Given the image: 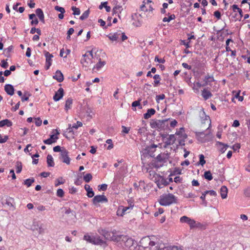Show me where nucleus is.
<instances>
[{
	"label": "nucleus",
	"mask_w": 250,
	"mask_h": 250,
	"mask_svg": "<svg viewBox=\"0 0 250 250\" xmlns=\"http://www.w3.org/2000/svg\"><path fill=\"white\" fill-rule=\"evenodd\" d=\"M155 237L150 238L147 236L142 238L138 245V247H142L144 249L149 248L150 250H159L161 249L158 242L154 241Z\"/></svg>",
	"instance_id": "nucleus-1"
},
{
	"label": "nucleus",
	"mask_w": 250,
	"mask_h": 250,
	"mask_svg": "<svg viewBox=\"0 0 250 250\" xmlns=\"http://www.w3.org/2000/svg\"><path fill=\"white\" fill-rule=\"evenodd\" d=\"M118 242L122 247H125L130 250H134L137 248L138 244L134 240L127 235H120L118 237Z\"/></svg>",
	"instance_id": "nucleus-2"
},
{
	"label": "nucleus",
	"mask_w": 250,
	"mask_h": 250,
	"mask_svg": "<svg viewBox=\"0 0 250 250\" xmlns=\"http://www.w3.org/2000/svg\"><path fill=\"white\" fill-rule=\"evenodd\" d=\"M177 203V197L171 193L163 194L160 197L159 203L161 206H167Z\"/></svg>",
	"instance_id": "nucleus-3"
},
{
	"label": "nucleus",
	"mask_w": 250,
	"mask_h": 250,
	"mask_svg": "<svg viewBox=\"0 0 250 250\" xmlns=\"http://www.w3.org/2000/svg\"><path fill=\"white\" fill-rule=\"evenodd\" d=\"M98 231L99 233L102 235L105 239L117 242H118V237H120V235L116 234L114 232V230L112 232H109L105 229H102L101 230H99ZM115 231H116L115 230Z\"/></svg>",
	"instance_id": "nucleus-4"
},
{
	"label": "nucleus",
	"mask_w": 250,
	"mask_h": 250,
	"mask_svg": "<svg viewBox=\"0 0 250 250\" xmlns=\"http://www.w3.org/2000/svg\"><path fill=\"white\" fill-rule=\"evenodd\" d=\"M180 220L181 223H186L188 224L190 226V229L200 228L202 226L200 223H197L194 220L190 219L186 216L181 217Z\"/></svg>",
	"instance_id": "nucleus-5"
},
{
	"label": "nucleus",
	"mask_w": 250,
	"mask_h": 250,
	"mask_svg": "<svg viewBox=\"0 0 250 250\" xmlns=\"http://www.w3.org/2000/svg\"><path fill=\"white\" fill-rule=\"evenodd\" d=\"M195 134L197 140L201 143L208 142L211 137L210 133H205L204 131L195 132Z\"/></svg>",
	"instance_id": "nucleus-6"
},
{
	"label": "nucleus",
	"mask_w": 250,
	"mask_h": 250,
	"mask_svg": "<svg viewBox=\"0 0 250 250\" xmlns=\"http://www.w3.org/2000/svg\"><path fill=\"white\" fill-rule=\"evenodd\" d=\"M52 132L54 134L50 135L49 138L43 140V143L45 144L51 145L54 143L56 142L57 140L59 139L58 135L60 134V132L58 131V130L57 129H53Z\"/></svg>",
	"instance_id": "nucleus-7"
},
{
	"label": "nucleus",
	"mask_w": 250,
	"mask_h": 250,
	"mask_svg": "<svg viewBox=\"0 0 250 250\" xmlns=\"http://www.w3.org/2000/svg\"><path fill=\"white\" fill-rule=\"evenodd\" d=\"M68 151L66 149L62 148L59 157V159L62 160L63 163L67 165H69L70 162V158L68 156Z\"/></svg>",
	"instance_id": "nucleus-8"
},
{
	"label": "nucleus",
	"mask_w": 250,
	"mask_h": 250,
	"mask_svg": "<svg viewBox=\"0 0 250 250\" xmlns=\"http://www.w3.org/2000/svg\"><path fill=\"white\" fill-rule=\"evenodd\" d=\"M142 154L141 155V160L143 162L146 158L153 157V151L151 150V147H146L144 148L142 151Z\"/></svg>",
	"instance_id": "nucleus-9"
},
{
	"label": "nucleus",
	"mask_w": 250,
	"mask_h": 250,
	"mask_svg": "<svg viewBox=\"0 0 250 250\" xmlns=\"http://www.w3.org/2000/svg\"><path fill=\"white\" fill-rule=\"evenodd\" d=\"M108 199L104 195H98L94 197L92 199V203L95 206H97L99 203H107Z\"/></svg>",
	"instance_id": "nucleus-10"
},
{
	"label": "nucleus",
	"mask_w": 250,
	"mask_h": 250,
	"mask_svg": "<svg viewBox=\"0 0 250 250\" xmlns=\"http://www.w3.org/2000/svg\"><path fill=\"white\" fill-rule=\"evenodd\" d=\"M134 206V203L132 202H131L129 204V206L128 207H124V206H120L119 208L117 211V214L118 216H123L125 212L129 209H131L133 208Z\"/></svg>",
	"instance_id": "nucleus-11"
},
{
	"label": "nucleus",
	"mask_w": 250,
	"mask_h": 250,
	"mask_svg": "<svg viewBox=\"0 0 250 250\" xmlns=\"http://www.w3.org/2000/svg\"><path fill=\"white\" fill-rule=\"evenodd\" d=\"M168 119H165V120H157V122H158L157 125V129L161 130H164L166 128V127H167L168 126Z\"/></svg>",
	"instance_id": "nucleus-12"
},
{
	"label": "nucleus",
	"mask_w": 250,
	"mask_h": 250,
	"mask_svg": "<svg viewBox=\"0 0 250 250\" xmlns=\"http://www.w3.org/2000/svg\"><path fill=\"white\" fill-rule=\"evenodd\" d=\"M44 53L46 57L45 69L46 70H48L51 65V58L53 57V56L52 54H50L48 52L46 51H44Z\"/></svg>",
	"instance_id": "nucleus-13"
},
{
	"label": "nucleus",
	"mask_w": 250,
	"mask_h": 250,
	"mask_svg": "<svg viewBox=\"0 0 250 250\" xmlns=\"http://www.w3.org/2000/svg\"><path fill=\"white\" fill-rule=\"evenodd\" d=\"M64 95V90L62 88H60L57 92H55L53 100L55 102L59 101L61 100L63 96Z\"/></svg>",
	"instance_id": "nucleus-14"
},
{
	"label": "nucleus",
	"mask_w": 250,
	"mask_h": 250,
	"mask_svg": "<svg viewBox=\"0 0 250 250\" xmlns=\"http://www.w3.org/2000/svg\"><path fill=\"white\" fill-rule=\"evenodd\" d=\"M86 53L83 55V58L81 59V62L83 66L87 67L89 63L92 62L91 58Z\"/></svg>",
	"instance_id": "nucleus-15"
},
{
	"label": "nucleus",
	"mask_w": 250,
	"mask_h": 250,
	"mask_svg": "<svg viewBox=\"0 0 250 250\" xmlns=\"http://www.w3.org/2000/svg\"><path fill=\"white\" fill-rule=\"evenodd\" d=\"M32 228L33 230L38 231L39 234H42L44 232V229L42 227V225H39L38 222H34Z\"/></svg>",
	"instance_id": "nucleus-16"
},
{
	"label": "nucleus",
	"mask_w": 250,
	"mask_h": 250,
	"mask_svg": "<svg viewBox=\"0 0 250 250\" xmlns=\"http://www.w3.org/2000/svg\"><path fill=\"white\" fill-rule=\"evenodd\" d=\"M4 90L8 95L12 96L14 94L15 89L12 84H6L4 86Z\"/></svg>",
	"instance_id": "nucleus-17"
},
{
	"label": "nucleus",
	"mask_w": 250,
	"mask_h": 250,
	"mask_svg": "<svg viewBox=\"0 0 250 250\" xmlns=\"http://www.w3.org/2000/svg\"><path fill=\"white\" fill-rule=\"evenodd\" d=\"M94 245H106V242L103 240H102L100 236L98 235H95L94 238V242L93 244Z\"/></svg>",
	"instance_id": "nucleus-18"
},
{
	"label": "nucleus",
	"mask_w": 250,
	"mask_h": 250,
	"mask_svg": "<svg viewBox=\"0 0 250 250\" xmlns=\"http://www.w3.org/2000/svg\"><path fill=\"white\" fill-rule=\"evenodd\" d=\"M53 78L59 83L62 82L64 79L62 73L59 70L56 71L55 74L53 76Z\"/></svg>",
	"instance_id": "nucleus-19"
},
{
	"label": "nucleus",
	"mask_w": 250,
	"mask_h": 250,
	"mask_svg": "<svg viewBox=\"0 0 250 250\" xmlns=\"http://www.w3.org/2000/svg\"><path fill=\"white\" fill-rule=\"evenodd\" d=\"M35 12H36V14L42 23H44L45 22L44 16V14H43V11L42 10V9L41 8H38L36 10Z\"/></svg>",
	"instance_id": "nucleus-20"
},
{
	"label": "nucleus",
	"mask_w": 250,
	"mask_h": 250,
	"mask_svg": "<svg viewBox=\"0 0 250 250\" xmlns=\"http://www.w3.org/2000/svg\"><path fill=\"white\" fill-rule=\"evenodd\" d=\"M84 189L87 191L86 195L89 198H91L94 196V192L89 185L86 184L85 185Z\"/></svg>",
	"instance_id": "nucleus-21"
},
{
	"label": "nucleus",
	"mask_w": 250,
	"mask_h": 250,
	"mask_svg": "<svg viewBox=\"0 0 250 250\" xmlns=\"http://www.w3.org/2000/svg\"><path fill=\"white\" fill-rule=\"evenodd\" d=\"M156 112L154 108H150L147 110L146 113L144 114V118L145 119H148L151 117L152 115H154Z\"/></svg>",
	"instance_id": "nucleus-22"
},
{
	"label": "nucleus",
	"mask_w": 250,
	"mask_h": 250,
	"mask_svg": "<svg viewBox=\"0 0 250 250\" xmlns=\"http://www.w3.org/2000/svg\"><path fill=\"white\" fill-rule=\"evenodd\" d=\"M99 62L94 65L93 70L96 69L97 70H99L102 67H103L106 63L105 61H102L101 58H99Z\"/></svg>",
	"instance_id": "nucleus-23"
},
{
	"label": "nucleus",
	"mask_w": 250,
	"mask_h": 250,
	"mask_svg": "<svg viewBox=\"0 0 250 250\" xmlns=\"http://www.w3.org/2000/svg\"><path fill=\"white\" fill-rule=\"evenodd\" d=\"M46 162L47 164L48 167H53L55 166V163L54 162V160L53 157L51 155L48 154L46 158Z\"/></svg>",
	"instance_id": "nucleus-24"
},
{
	"label": "nucleus",
	"mask_w": 250,
	"mask_h": 250,
	"mask_svg": "<svg viewBox=\"0 0 250 250\" xmlns=\"http://www.w3.org/2000/svg\"><path fill=\"white\" fill-rule=\"evenodd\" d=\"M12 125V122L8 119H5L0 121V127H2L5 125L10 127Z\"/></svg>",
	"instance_id": "nucleus-25"
},
{
	"label": "nucleus",
	"mask_w": 250,
	"mask_h": 250,
	"mask_svg": "<svg viewBox=\"0 0 250 250\" xmlns=\"http://www.w3.org/2000/svg\"><path fill=\"white\" fill-rule=\"evenodd\" d=\"M202 96L205 100H207L210 98L212 96V94L209 91L204 89L202 92Z\"/></svg>",
	"instance_id": "nucleus-26"
},
{
	"label": "nucleus",
	"mask_w": 250,
	"mask_h": 250,
	"mask_svg": "<svg viewBox=\"0 0 250 250\" xmlns=\"http://www.w3.org/2000/svg\"><path fill=\"white\" fill-rule=\"evenodd\" d=\"M221 196L222 199H226L227 197L228 188L225 186H222L220 188Z\"/></svg>",
	"instance_id": "nucleus-27"
},
{
	"label": "nucleus",
	"mask_w": 250,
	"mask_h": 250,
	"mask_svg": "<svg viewBox=\"0 0 250 250\" xmlns=\"http://www.w3.org/2000/svg\"><path fill=\"white\" fill-rule=\"evenodd\" d=\"M214 81V80L212 76L207 75L205 76L204 80V83H203V85H207L209 83L212 82Z\"/></svg>",
	"instance_id": "nucleus-28"
},
{
	"label": "nucleus",
	"mask_w": 250,
	"mask_h": 250,
	"mask_svg": "<svg viewBox=\"0 0 250 250\" xmlns=\"http://www.w3.org/2000/svg\"><path fill=\"white\" fill-rule=\"evenodd\" d=\"M169 184V182L165 179L162 178L161 180L157 184V186L159 188H162L164 186H167Z\"/></svg>",
	"instance_id": "nucleus-29"
},
{
	"label": "nucleus",
	"mask_w": 250,
	"mask_h": 250,
	"mask_svg": "<svg viewBox=\"0 0 250 250\" xmlns=\"http://www.w3.org/2000/svg\"><path fill=\"white\" fill-rule=\"evenodd\" d=\"M73 103V100L71 98H68L65 104V110L67 111L68 109L71 108V105Z\"/></svg>",
	"instance_id": "nucleus-30"
},
{
	"label": "nucleus",
	"mask_w": 250,
	"mask_h": 250,
	"mask_svg": "<svg viewBox=\"0 0 250 250\" xmlns=\"http://www.w3.org/2000/svg\"><path fill=\"white\" fill-rule=\"evenodd\" d=\"M119 35L120 34H118L117 32H116L114 33L113 34H109L108 35H107V37L109 38V40H110L112 41H116L119 38Z\"/></svg>",
	"instance_id": "nucleus-31"
},
{
	"label": "nucleus",
	"mask_w": 250,
	"mask_h": 250,
	"mask_svg": "<svg viewBox=\"0 0 250 250\" xmlns=\"http://www.w3.org/2000/svg\"><path fill=\"white\" fill-rule=\"evenodd\" d=\"M94 236H94V235L90 236L88 234H86V235H84L83 239H84V240H86V241H87L90 243L93 244Z\"/></svg>",
	"instance_id": "nucleus-32"
},
{
	"label": "nucleus",
	"mask_w": 250,
	"mask_h": 250,
	"mask_svg": "<svg viewBox=\"0 0 250 250\" xmlns=\"http://www.w3.org/2000/svg\"><path fill=\"white\" fill-rule=\"evenodd\" d=\"M204 177L208 181H210L213 179L212 174L209 170L206 171L204 172Z\"/></svg>",
	"instance_id": "nucleus-33"
},
{
	"label": "nucleus",
	"mask_w": 250,
	"mask_h": 250,
	"mask_svg": "<svg viewBox=\"0 0 250 250\" xmlns=\"http://www.w3.org/2000/svg\"><path fill=\"white\" fill-rule=\"evenodd\" d=\"M89 13H90V10L89 9H88L86 11H85L83 13V14L81 16H80V19L82 21H83L85 19H86L88 16H89Z\"/></svg>",
	"instance_id": "nucleus-34"
},
{
	"label": "nucleus",
	"mask_w": 250,
	"mask_h": 250,
	"mask_svg": "<svg viewBox=\"0 0 250 250\" xmlns=\"http://www.w3.org/2000/svg\"><path fill=\"white\" fill-rule=\"evenodd\" d=\"M140 101H141V100H137V101H134L132 103V106L133 107H134V108H135L136 106H138V108H139L140 109H142V106L140 104ZM133 109L134 110H136V108H134V109Z\"/></svg>",
	"instance_id": "nucleus-35"
},
{
	"label": "nucleus",
	"mask_w": 250,
	"mask_h": 250,
	"mask_svg": "<svg viewBox=\"0 0 250 250\" xmlns=\"http://www.w3.org/2000/svg\"><path fill=\"white\" fill-rule=\"evenodd\" d=\"M153 79L155 80L154 81V85L157 86L158 84L160 83V81L161 80V77L159 75L156 74L153 76Z\"/></svg>",
	"instance_id": "nucleus-36"
},
{
	"label": "nucleus",
	"mask_w": 250,
	"mask_h": 250,
	"mask_svg": "<svg viewBox=\"0 0 250 250\" xmlns=\"http://www.w3.org/2000/svg\"><path fill=\"white\" fill-rule=\"evenodd\" d=\"M16 172L17 173H20L21 170H22V163L21 162H20V161H17L16 162Z\"/></svg>",
	"instance_id": "nucleus-37"
},
{
	"label": "nucleus",
	"mask_w": 250,
	"mask_h": 250,
	"mask_svg": "<svg viewBox=\"0 0 250 250\" xmlns=\"http://www.w3.org/2000/svg\"><path fill=\"white\" fill-rule=\"evenodd\" d=\"M92 179V175L91 173H87L83 176V180L86 183H89Z\"/></svg>",
	"instance_id": "nucleus-38"
},
{
	"label": "nucleus",
	"mask_w": 250,
	"mask_h": 250,
	"mask_svg": "<svg viewBox=\"0 0 250 250\" xmlns=\"http://www.w3.org/2000/svg\"><path fill=\"white\" fill-rule=\"evenodd\" d=\"M35 181V180L34 178H29L27 179H26L24 181V184L26 185L27 187H29L31 186L32 184L34 183Z\"/></svg>",
	"instance_id": "nucleus-39"
},
{
	"label": "nucleus",
	"mask_w": 250,
	"mask_h": 250,
	"mask_svg": "<svg viewBox=\"0 0 250 250\" xmlns=\"http://www.w3.org/2000/svg\"><path fill=\"white\" fill-rule=\"evenodd\" d=\"M217 144L223 146L220 149V151L222 153H224L226 150L227 147H228V146L227 145L224 144V143L220 142H217Z\"/></svg>",
	"instance_id": "nucleus-40"
},
{
	"label": "nucleus",
	"mask_w": 250,
	"mask_h": 250,
	"mask_svg": "<svg viewBox=\"0 0 250 250\" xmlns=\"http://www.w3.org/2000/svg\"><path fill=\"white\" fill-rule=\"evenodd\" d=\"M64 183V180H63V178L62 177H60L56 180L55 186V187H58L60 185L63 184Z\"/></svg>",
	"instance_id": "nucleus-41"
},
{
	"label": "nucleus",
	"mask_w": 250,
	"mask_h": 250,
	"mask_svg": "<svg viewBox=\"0 0 250 250\" xmlns=\"http://www.w3.org/2000/svg\"><path fill=\"white\" fill-rule=\"evenodd\" d=\"M206 162L205 160V157L203 154L199 155V161L198 162V165H200L201 166H204L206 164Z\"/></svg>",
	"instance_id": "nucleus-42"
},
{
	"label": "nucleus",
	"mask_w": 250,
	"mask_h": 250,
	"mask_svg": "<svg viewBox=\"0 0 250 250\" xmlns=\"http://www.w3.org/2000/svg\"><path fill=\"white\" fill-rule=\"evenodd\" d=\"M184 132V129L183 127H181L178 131H177L175 133L177 135H181V137H183L184 138H186L187 137V135L184 134L183 135V132Z\"/></svg>",
	"instance_id": "nucleus-43"
},
{
	"label": "nucleus",
	"mask_w": 250,
	"mask_h": 250,
	"mask_svg": "<svg viewBox=\"0 0 250 250\" xmlns=\"http://www.w3.org/2000/svg\"><path fill=\"white\" fill-rule=\"evenodd\" d=\"M157 120H151L150 122V125L152 128L157 129Z\"/></svg>",
	"instance_id": "nucleus-44"
},
{
	"label": "nucleus",
	"mask_w": 250,
	"mask_h": 250,
	"mask_svg": "<svg viewBox=\"0 0 250 250\" xmlns=\"http://www.w3.org/2000/svg\"><path fill=\"white\" fill-rule=\"evenodd\" d=\"M175 18V16L174 14H172L170 15L168 18L165 17L163 19V21L164 22H169L170 21L174 20Z\"/></svg>",
	"instance_id": "nucleus-45"
},
{
	"label": "nucleus",
	"mask_w": 250,
	"mask_h": 250,
	"mask_svg": "<svg viewBox=\"0 0 250 250\" xmlns=\"http://www.w3.org/2000/svg\"><path fill=\"white\" fill-rule=\"evenodd\" d=\"M71 10L73 11V15H79L80 14L81 11L79 8L75 6L71 7Z\"/></svg>",
	"instance_id": "nucleus-46"
},
{
	"label": "nucleus",
	"mask_w": 250,
	"mask_h": 250,
	"mask_svg": "<svg viewBox=\"0 0 250 250\" xmlns=\"http://www.w3.org/2000/svg\"><path fill=\"white\" fill-rule=\"evenodd\" d=\"M122 6L120 5L115 6L112 9V14L114 15V14L118 13V10H120V13L121 12V10H122Z\"/></svg>",
	"instance_id": "nucleus-47"
},
{
	"label": "nucleus",
	"mask_w": 250,
	"mask_h": 250,
	"mask_svg": "<svg viewBox=\"0 0 250 250\" xmlns=\"http://www.w3.org/2000/svg\"><path fill=\"white\" fill-rule=\"evenodd\" d=\"M176 140L174 134H171L169 136L168 138H167L166 141H169L172 143V144L175 142Z\"/></svg>",
	"instance_id": "nucleus-48"
},
{
	"label": "nucleus",
	"mask_w": 250,
	"mask_h": 250,
	"mask_svg": "<svg viewBox=\"0 0 250 250\" xmlns=\"http://www.w3.org/2000/svg\"><path fill=\"white\" fill-rule=\"evenodd\" d=\"M57 195L59 197H62L64 196V191L61 189L59 188L57 190Z\"/></svg>",
	"instance_id": "nucleus-49"
},
{
	"label": "nucleus",
	"mask_w": 250,
	"mask_h": 250,
	"mask_svg": "<svg viewBox=\"0 0 250 250\" xmlns=\"http://www.w3.org/2000/svg\"><path fill=\"white\" fill-rule=\"evenodd\" d=\"M54 9L56 11H59V12H60L61 13H64L65 12V9H64V8H63L62 7L59 6H55Z\"/></svg>",
	"instance_id": "nucleus-50"
},
{
	"label": "nucleus",
	"mask_w": 250,
	"mask_h": 250,
	"mask_svg": "<svg viewBox=\"0 0 250 250\" xmlns=\"http://www.w3.org/2000/svg\"><path fill=\"white\" fill-rule=\"evenodd\" d=\"M99 190L105 191L107 188V185L105 184H103L99 185L98 187Z\"/></svg>",
	"instance_id": "nucleus-51"
},
{
	"label": "nucleus",
	"mask_w": 250,
	"mask_h": 250,
	"mask_svg": "<svg viewBox=\"0 0 250 250\" xmlns=\"http://www.w3.org/2000/svg\"><path fill=\"white\" fill-rule=\"evenodd\" d=\"M161 249H163V250H177V246H169L167 247H164L163 248H161Z\"/></svg>",
	"instance_id": "nucleus-52"
},
{
	"label": "nucleus",
	"mask_w": 250,
	"mask_h": 250,
	"mask_svg": "<svg viewBox=\"0 0 250 250\" xmlns=\"http://www.w3.org/2000/svg\"><path fill=\"white\" fill-rule=\"evenodd\" d=\"M154 61L161 63H164L165 62L164 59L159 58L158 56H155Z\"/></svg>",
	"instance_id": "nucleus-53"
},
{
	"label": "nucleus",
	"mask_w": 250,
	"mask_h": 250,
	"mask_svg": "<svg viewBox=\"0 0 250 250\" xmlns=\"http://www.w3.org/2000/svg\"><path fill=\"white\" fill-rule=\"evenodd\" d=\"M7 59L6 60H3L1 61V66L2 67H3L4 68H6L8 67V62H7Z\"/></svg>",
	"instance_id": "nucleus-54"
},
{
	"label": "nucleus",
	"mask_w": 250,
	"mask_h": 250,
	"mask_svg": "<svg viewBox=\"0 0 250 250\" xmlns=\"http://www.w3.org/2000/svg\"><path fill=\"white\" fill-rule=\"evenodd\" d=\"M83 125V124L82 122L80 121H77V124H74L72 125V127H73L75 129H78L79 127H81Z\"/></svg>",
	"instance_id": "nucleus-55"
},
{
	"label": "nucleus",
	"mask_w": 250,
	"mask_h": 250,
	"mask_svg": "<svg viewBox=\"0 0 250 250\" xmlns=\"http://www.w3.org/2000/svg\"><path fill=\"white\" fill-rule=\"evenodd\" d=\"M8 139V136L7 135H5L3 138H2L1 135L0 138V144H3L5 143L7 140Z\"/></svg>",
	"instance_id": "nucleus-56"
},
{
	"label": "nucleus",
	"mask_w": 250,
	"mask_h": 250,
	"mask_svg": "<svg viewBox=\"0 0 250 250\" xmlns=\"http://www.w3.org/2000/svg\"><path fill=\"white\" fill-rule=\"evenodd\" d=\"M240 91H239V92H237L236 94L235 95V97L236 98V99H238V101H242L243 100V96H240Z\"/></svg>",
	"instance_id": "nucleus-57"
},
{
	"label": "nucleus",
	"mask_w": 250,
	"mask_h": 250,
	"mask_svg": "<svg viewBox=\"0 0 250 250\" xmlns=\"http://www.w3.org/2000/svg\"><path fill=\"white\" fill-rule=\"evenodd\" d=\"M122 128L123 129L122 132L125 133H128L130 130V127H126L124 125H122Z\"/></svg>",
	"instance_id": "nucleus-58"
},
{
	"label": "nucleus",
	"mask_w": 250,
	"mask_h": 250,
	"mask_svg": "<svg viewBox=\"0 0 250 250\" xmlns=\"http://www.w3.org/2000/svg\"><path fill=\"white\" fill-rule=\"evenodd\" d=\"M35 124L37 126H39L42 125V121L40 118H37L35 119Z\"/></svg>",
	"instance_id": "nucleus-59"
},
{
	"label": "nucleus",
	"mask_w": 250,
	"mask_h": 250,
	"mask_svg": "<svg viewBox=\"0 0 250 250\" xmlns=\"http://www.w3.org/2000/svg\"><path fill=\"white\" fill-rule=\"evenodd\" d=\"M53 151L56 152H60V153H61V151H62V149H61V147L60 146H57L53 147Z\"/></svg>",
	"instance_id": "nucleus-60"
},
{
	"label": "nucleus",
	"mask_w": 250,
	"mask_h": 250,
	"mask_svg": "<svg viewBox=\"0 0 250 250\" xmlns=\"http://www.w3.org/2000/svg\"><path fill=\"white\" fill-rule=\"evenodd\" d=\"M165 98V95L164 94H161L156 96V101L157 102L160 100H163Z\"/></svg>",
	"instance_id": "nucleus-61"
},
{
	"label": "nucleus",
	"mask_w": 250,
	"mask_h": 250,
	"mask_svg": "<svg viewBox=\"0 0 250 250\" xmlns=\"http://www.w3.org/2000/svg\"><path fill=\"white\" fill-rule=\"evenodd\" d=\"M244 194L247 197H250V188H248L244 190Z\"/></svg>",
	"instance_id": "nucleus-62"
},
{
	"label": "nucleus",
	"mask_w": 250,
	"mask_h": 250,
	"mask_svg": "<svg viewBox=\"0 0 250 250\" xmlns=\"http://www.w3.org/2000/svg\"><path fill=\"white\" fill-rule=\"evenodd\" d=\"M214 16L218 19H220L221 17V14L220 11H216L214 12Z\"/></svg>",
	"instance_id": "nucleus-63"
},
{
	"label": "nucleus",
	"mask_w": 250,
	"mask_h": 250,
	"mask_svg": "<svg viewBox=\"0 0 250 250\" xmlns=\"http://www.w3.org/2000/svg\"><path fill=\"white\" fill-rule=\"evenodd\" d=\"M50 173L49 172H42L40 173L41 176L46 178L50 175Z\"/></svg>",
	"instance_id": "nucleus-64"
}]
</instances>
